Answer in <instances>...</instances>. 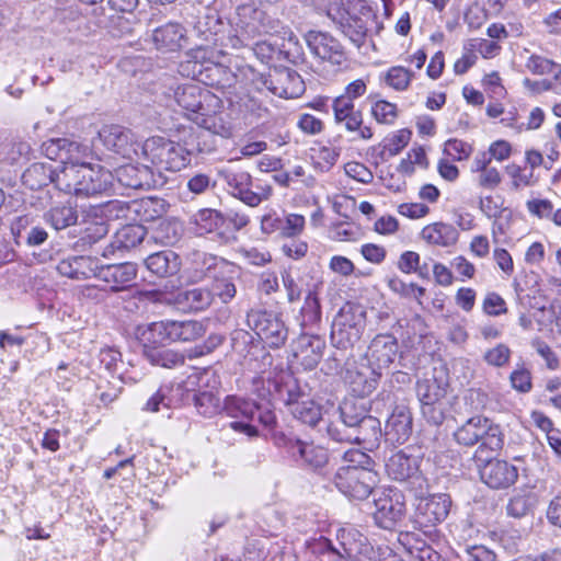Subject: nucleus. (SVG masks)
Listing matches in <instances>:
<instances>
[{
  "instance_id": "obj_1",
  "label": "nucleus",
  "mask_w": 561,
  "mask_h": 561,
  "mask_svg": "<svg viewBox=\"0 0 561 561\" xmlns=\"http://www.w3.org/2000/svg\"><path fill=\"white\" fill-rule=\"evenodd\" d=\"M215 148L209 131L191 134L182 144L153 136L142 142L141 157L156 168V174H162V171L178 172L191 163L193 156L209 153Z\"/></svg>"
},
{
  "instance_id": "obj_2",
  "label": "nucleus",
  "mask_w": 561,
  "mask_h": 561,
  "mask_svg": "<svg viewBox=\"0 0 561 561\" xmlns=\"http://www.w3.org/2000/svg\"><path fill=\"white\" fill-rule=\"evenodd\" d=\"M173 98L187 118L202 127V131H209L213 139L215 135H230L229 128L216 117L221 101L207 88L198 83L181 84L174 90Z\"/></svg>"
},
{
  "instance_id": "obj_3",
  "label": "nucleus",
  "mask_w": 561,
  "mask_h": 561,
  "mask_svg": "<svg viewBox=\"0 0 561 561\" xmlns=\"http://www.w3.org/2000/svg\"><path fill=\"white\" fill-rule=\"evenodd\" d=\"M77 158L62 165L56 179V188L78 197L107 194L114 185V174L106 168Z\"/></svg>"
},
{
  "instance_id": "obj_4",
  "label": "nucleus",
  "mask_w": 561,
  "mask_h": 561,
  "mask_svg": "<svg viewBox=\"0 0 561 561\" xmlns=\"http://www.w3.org/2000/svg\"><path fill=\"white\" fill-rule=\"evenodd\" d=\"M328 16L359 47L366 38L367 23L374 18V12L364 0H340L339 3L330 5Z\"/></svg>"
},
{
  "instance_id": "obj_5",
  "label": "nucleus",
  "mask_w": 561,
  "mask_h": 561,
  "mask_svg": "<svg viewBox=\"0 0 561 561\" xmlns=\"http://www.w3.org/2000/svg\"><path fill=\"white\" fill-rule=\"evenodd\" d=\"M226 54L221 48L194 47L188 53L190 59L182 65L183 71L205 85L222 84L228 76V68L221 62Z\"/></svg>"
},
{
  "instance_id": "obj_6",
  "label": "nucleus",
  "mask_w": 561,
  "mask_h": 561,
  "mask_svg": "<svg viewBox=\"0 0 561 561\" xmlns=\"http://www.w3.org/2000/svg\"><path fill=\"white\" fill-rule=\"evenodd\" d=\"M205 327L196 320H164L152 322L145 329L138 328V334L145 342L158 344L164 342H192L202 337Z\"/></svg>"
},
{
  "instance_id": "obj_7",
  "label": "nucleus",
  "mask_w": 561,
  "mask_h": 561,
  "mask_svg": "<svg viewBox=\"0 0 561 561\" xmlns=\"http://www.w3.org/2000/svg\"><path fill=\"white\" fill-rule=\"evenodd\" d=\"M228 192L250 207H256L272 195V187L253 181L251 174L242 169L226 167L218 171Z\"/></svg>"
},
{
  "instance_id": "obj_8",
  "label": "nucleus",
  "mask_w": 561,
  "mask_h": 561,
  "mask_svg": "<svg viewBox=\"0 0 561 561\" xmlns=\"http://www.w3.org/2000/svg\"><path fill=\"white\" fill-rule=\"evenodd\" d=\"M194 32L199 39L195 47L226 50L227 48L236 49V45L240 43L236 37L234 26L224 21L215 11L201 16L194 26Z\"/></svg>"
},
{
  "instance_id": "obj_9",
  "label": "nucleus",
  "mask_w": 561,
  "mask_h": 561,
  "mask_svg": "<svg viewBox=\"0 0 561 561\" xmlns=\"http://www.w3.org/2000/svg\"><path fill=\"white\" fill-rule=\"evenodd\" d=\"M247 322L259 339L272 348H279L287 341L288 329L278 313L252 309L247 313Z\"/></svg>"
},
{
  "instance_id": "obj_10",
  "label": "nucleus",
  "mask_w": 561,
  "mask_h": 561,
  "mask_svg": "<svg viewBox=\"0 0 561 561\" xmlns=\"http://www.w3.org/2000/svg\"><path fill=\"white\" fill-rule=\"evenodd\" d=\"M356 400H344L336 408L332 407V411H324L328 415L327 434L337 443H353L355 434V424L357 422Z\"/></svg>"
},
{
  "instance_id": "obj_11",
  "label": "nucleus",
  "mask_w": 561,
  "mask_h": 561,
  "mask_svg": "<svg viewBox=\"0 0 561 561\" xmlns=\"http://www.w3.org/2000/svg\"><path fill=\"white\" fill-rule=\"evenodd\" d=\"M378 476L374 470L337 469L334 474L336 488L347 497L366 500L377 485Z\"/></svg>"
},
{
  "instance_id": "obj_12",
  "label": "nucleus",
  "mask_w": 561,
  "mask_h": 561,
  "mask_svg": "<svg viewBox=\"0 0 561 561\" xmlns=\"http://www.w3.org/2000/svg\"><path fill=\"white\" fill-rule=\"evenodd\" d=\"M482 461H474L481 481L494 490L508 489L518 479V469L506 460L493 458L492 454L482 457Z\"/></svg>"
},
{
  "instance_id": "obj_13",
  "label": "nucleus",
  "mask_w": 561,
  "mask_h": 561,
  "mask_svg": "<svg viewBox=\"0 0 561 561\" xmlns=\"http://www.w3.org/2000/svg\"><path fill=\"white\" fill-rule=\"evenodd\" d=\"M99 138L103 146L125 158L141 157V145L135 134L119 125L105 126L99 131Z\"/></svg>"
},
{
  "instance_id": "obj_14",
  "label": "nucleus",
  "mask_w": 561,
  "mask_h": 561,
  "mask_svg": "<svg viewBox=\"0 0 561 561\" xmlns=\"http://www.w3.org/2000/svg\"><path fill=\"white\" fill-rule=\"evenodd\" d=\"M262 87L283 99H296L304 94L306 87L298 72L289 68L275 69L261 79Z\"/></svg>"
},
{
  "instance_id": "obj_15",
  "label": "nucleus",
  "mask_w": 561,
  "mask_h": 561,
  "mask_svg": "<svg viewBox=\"0 0 561 561\" xmlns=\"http://www.w3.org/2000/svg\"><path fill=\"white\" fill-rule=\"evenodd\" d=\"M238 21L234 26L238 45L236 49L249 47L252 42L262 36L261 19L264 18V5L241 4L237 10Z\"/></svg>"
},
{
  "instance_id": "obj_16",
  "label": "nucleus",
  "mask_w": 561,
  "mask_h": 561,
  "mask_svg": "<svg viewBox=\"0 0 561 561\" xmlns=\"http://www.w3.org/2000/svg\"><path fill=\"white\" fill-rule=\"evenodd\" d=\"M373 547L362 533L357 529L341 528L336 534L335 553L336 558L348 561H367Z\"/></svg>"
},
{
  "instance_id": "obj_17",
  "label": "nucleus",
  "mask_w": 561,
  "mask_h": 561,
  "mask_svg": "<svg viewBox=\"0 0 561 561\" xmlns=\"http://www.w3.org/2000/svg\"><path fill=\"white\" fill-rule=\"evenodd\" d=\"M114 179L127 188L150 190L162 186L165 179L156 174L154 170L146 164H125L115 170Z\"/></svg>"
},
{
  "instance_id": "obj_18",
  "label": "nucleus",
  "mask_w": 561,
  "mask_h": 561,
  "mask_svg": "<svg viewBox=\"0 0 561 561\" xmlns=\"http://www.w3.org/2000/svg\"><path fill=\"white\" fill-rule=\"evenodd\" d=\"M374 503L376 507L374 519L380 528L393 529L405 515L403 495L398 491L382 492Z\"/></svg>"
},
{
  "instance_id": "obj_19",
  "label": "nucleus",
  "mask_w": 561,
  "mask_h": 561,
  "mask_svg": "<svg viewBox=\"0 0 561 561\" xmlns=\"http://www.w3.org/2000/svg\"><path fill=\"white\" fill-rule=\"evenodd\" d=\"M450 506V496L445 493L422 499L416 506L415 523L420 528L434 527L447 518Z\"/></svg>"
},
{
  "instance_id": "obj_20",
  "label": "nucleus",
  "mask_w": 561,
  "mask_h": 561,
  "mask_svg": "<svg viewBox=\"0 0 561 561\" xmlns=\"http://www.w3.org/2000/svg\"><path fill=\"white\" fill-rule=\"evenodd\" d=\"M398 340L392 334H377L365 354L366 362L379 371L387 370L398 355Z\"/></svg>"
},
{
  "instance_id": "obj_21",
  "label": "nucleus",
  "mask_w": 561,
  "mask_h": 561,
  "mask_svg": "<svg viewBox=\"0 0 561 561\" xmlns=\"http://www.w3.org/2000/svg\"><path fill=\"white\" fill-rule=\"evenodd\" d=\"M137 265L131 262L99 265L96 278L107 283L112 293L130 288L137 277Z\"/></svg>"
},
{
  "instance_id": "obj_22",
  "label": "nucleus",
  "mask_w": 561,
  "mask_h": 561,
  "mask_svg": "<svg viewBox=\"0 0 561 561\" xmlns=\"http://www.w3.org/2000/svg\"><path fill=\"white\" fill-rule=\"evenodd\" d=\"M356 419L353 443L362 444L369 449L378 447L383 436L380 421L368 414L367 409L362 403L357 405Z\"/></svg>"
},
{
  "instance_id": "obj_23",
  "label": "nucleus",
  "mask_w": 561,
  "mask_h": 561,
  "mask_svg": "<svg viewBox=\"0 0 561 561\" xmlns=\"http://www.w3.org/2000/svg\"><path fill=\"white\" fill-rule=\"evenodd\" d=\"M306 42L312 54L322 60L341 65L345 59L341 43L328 33L309 31L306 34Z\"/></svg>"
},
{
  "instance_id": "obj_24",
  "label": "nucleus",
  "mask_w": 561,
  "mask_h": 561,
  "mask_svg": "<svg viewBox=\"0 0 561 561\" xmlns=\"http://www.w3.org/2000/svg\"><path fill=\"white\" fill-rule=\"evenodd\" d=\"M382 375V371L374 369L367 363L362 364L358 368H347L345 381L355 396L365 398L377 389Z\"/></svg>"
},
{
  "instance_id": "obj_25",
  "label": "nucleus",
  "mask_w": 561,
  "mask_h": 561,
  "mask_svg": "<svg viewBox=\"0 0 561 561\" xmlns=\"http://www.w3.org/2000/svg\"><path fill=\"white\" fill-rule=\"evenodd\" d=\"M151 42L158 50L178 51L187 43L186 30L178 22H168L151 32Z\"/></svg>"
},
{
  "instance_id": "obj_26",
  "label": "nucleus",
  "mask_w": 561,
  "mask_h": 561,
  "mask_svg": "<svg viewBox=\"0 0 561 561\" xmlns=\"http://www.w3.org/2000/svg\"><path fill=\"white\" fill-rule=\"evenodd\" d=\"M391 444H404L412 434V414L408 407L397 405L388 417L382 432Z\"/></svg>"
},
{
  "instance_id": "obj_27",
  "label": "nucleus",
  "mask_w": 561,
  "mask_h": 561,
  "mask_svg": "<svg viewBox=\"0 0 561 561\" xmlns=\"http://www.w3.org/2000/svg\"><path fill=\"white\" fill-rule=\"evenodd\" d=\"M42 152L50 160H60L64 165L77 158H85L88 147L66 138L49 139L42 145Z\"/></svg>"
},
{
  "instance_id": "obj_28",
  "label": "nucleus",
  "mask_w": 561,
  "mask_h": 561,
  "mask_svg": "<svg viewBox=\"0 0 561 561\" xmlns=\"http://www.w3.org/2000/svg\"><path fill=\"white\" fill-rule=\"evenodd\" d=\"M225 268H231V263L221 257L202 251L191 254L192 277L195 282L222 275Z\"/></svg>"
},
{
  "instance_id": "obj_29",
  "label": "nucleus",
  "mask_w": 561,
  "mask_h": 561,
  "mask_svg": "<svg viewBox=\"0 0 561 561\" xmlns=\"http://www.w3.org/2000/svg\"><path fill=\"white\" fill-rule=\"evenodd\" d=\"M478 448L473 454V461H482L483 456L496 453L503 448L504 434L500 425L484 417L481 421V430L478 432Z\"/></svg>"
},
{
  "instance_id": "obj_30",
  "label": "nucleus",
  "mask_w": 561,
  "mask_h": 561,
  "mask_svg": "<svg viewBox=\"0 0 561 561\" xmlns=\"http://www.w3.org/2000/svg\"><path fill=\"white\" fill-rule=\"evenodd\" d=\"M325 342L318 335L302 334L294 344L295 358L306 368L313 369L321 360Z\"/></svg>"
},
{
  "instance_id": "obj_31",
  "label": "nucleus",
  "mask_w": 561,
  "mask_h": 561,
  "mask_svg": "<svg viewBox=\"0 0 561 561\" xmlns=\"http://www.w3.org/2000/svg\"><path fill=\"white\" fill-rule=\"evenodd\" d=\"M61 276L75 279L96 277L99 262L89 255H72L62 259L56 266Z\"/></svg>"
},
{
  "instance_id": "obj_32",
  "label": "nucleus",
  "mask_w": 561,
  "mask_h": 561,
  "mask_svg": "<svg viewBox=\"0 0 561 561\" xmlns=\"http://www.w3.org/2000/svg\"><path fill=\"white\" fill-rule=\"evenodd\" d=\"M145 265L158 277H171L179 273L181 259L174 251L163 250L148 255Z\"/></svg>"
},
{
  "instance_id": "obj_33",
  "label": "nucleus",
  "mask_w": 561,
  "mask_h": 561,
  "mask_svg": "<svg viewBox=\"0 0 561 561\" xmlns=\"http://www.w3.org/2000/svg\"><path fill=\"white\" fill-rule=\"evenodd\" d=\"M174 301L183 310L194 312L204 311L214 304L209 287L206 286L180 290Z\"/></svg>"
},
{
  "instance_id": "obj_34",
  "label": "nucleus",
  "mask_w": 561,
  "mask_h": 561,
  "mask_svg": "<svg viewBox=\"0 0 561 561\" xmlns=\"http://www.w3.org/2000/svg\"><path fill=\"white\" fill-rule=\"evenodd\" d=\"M388 476L397 481L419 479V465L415 457L408 456L402 451L393 454L386 465Z\"/></svg>"
},
{
  "instance_id": "obj_35",
  "label": "nucleus",
  "mask_w": 561,
  "mask_h": 561,
  "mask_svg": "<svg viewBox=\"0 0 561 561\" xmlns=\"http://www.w3.org/2000/svg\"><path fill=\"white\" fill-rule=\"evenodd\" d=\"M458 237L459 232L453 225L442 221L427 225L421 231V238L425 242L444 248L454 245Z\"/></svg>"
},
{
  "instance_id": "obj_36",
  "label": "nucleus",
  "mask_w": 561,
  "mask_h": 561,
  "mask_svg": "<svg viewBox=\"0 0 561 561\" xmlns=\"http://www.w3.org/2000/svg\"><path fill=\"white\" fill-rule=\"evenodd\" d=\"M58 171L51 164L33 163L22 174V183L30 190L36 191L53 183L56 186Z\"/></svg>"
},
{
  "instance_id": "obj_37",
  "label": "nucleus",
  "mask_w": 561,
  "mask_h": 561,
  "mask_svg": "<svg viewBox=\"0 0 561 561\" xmlns=\"http://www.w3.org/2000/svg\"><path fill=\"white\" fill-rule=\"evenodd\" d=\"M236 265L231 263V268H225L222 275H216L211 278L209 291L211 293L214 302L216 298H218L222 304L227 305L236 297Z\"/></svg>"
},
{
  "instance_id": "obj_38",
  "label": "nucleus",
  "mask_w": 561,
  "mask_h": 561,
  "mask_svg": "<svg viewBox=\"0 0 561 561\" xmlns=\"http://www.w3.org/2000/svg\"><path fill=\"white\" fill-rule=\"evenodd\" d=\"M195 383L196 377L191 376L185 381L162 386L167 397L168 409L185 405L193 400L192 397L195 392L193 387Z\"/></svg>"
},
{
  "instance_id": "obj_39",
  "label": "nucleus",
  "mask_w": 561,
  "mask_h": 561,
  "mask_svg": "<svg viewBox=\"0 0 561 561\" xmlns=\"http://www.w3.org/2000/svg\"><path fill=\"white\" fill-rule=\"evenodd\" d=\"M365 319L366 311L360 305L346 304L341 308L333 323L352 331H357L362 335L365 328Z\"/></svg>"
},
{
  "instance_id": "obj_40",
  "label": "nucleus",
  "mask_w": 561,
  "mask_h": 561,
  "mask_svg": "<svg viewBox=\"0 0 561 561\" xmlns=\"http://www.w3.org/2000/svg\"><path fill=\"white\" fill-rule=\"evenodd\" d=\"M44 219L54 229L62 230L77 222L78 214L69 203H57L44 214Z\"/></svg>"
},
{
  "instance_id": "obj_41",
  "label": "nucleus",
  "mask_w": 561,
  "mask_h": 561,
  "mask_svg": "<svg viewBox=\"0 0 561 561\" xmlns=\"http://www.w3.org/2000/svg\"><path fill=\"white\" fill-rule=\"evenodd\" d=\"M144 355L152 365L163 368H175L185 363L183 354L170 348L145 345Z\"/></svg>"
},
{
  "instance_id": "obj_42",
  "label": "nucleus",
  "mask_w": 561,
  "mask_h": 561,
  "mask_svg": "<svg viewBox=\"0 0 561 561\" xmlns=\"http://www.w3.org/2000/svg\"><path fill=\"white\" fill-rule=\"evenodd\" d=\"M296 447L298 448L295 458L299 457L304 465L312 469L322 468L329 461L328 450L322 446L300 440V444L296 445Z\"/></svg>"
},
{
  "instance_id": "obj_43",
  "label": "nucleus",
  "mask_w": 561,
  "mask_h": 561,
  "mask_svg": "<svg viewBox=\"0 0 561 561\" xmlns=\"http://www.w3.org/2000/svg\"><path fill=\"white\" fill-rule=\"evenodd\" d=\"M191 224L199 233H210L224 226V214L217 209L203 208L192 215Z\"/></svg>"
},
{
  "instance_id": "obj_44",
  "label": "nucleus",
  "mask_w": 561,
  "mask_h": 561,
  "mask_svg": "<svg viewBox=\"0 0 561 561\" xmlns=\"http://www.w3.org/2000/svg\"><path fill=\"white\" fill-rule=\"evenodd\" d=\"M181 225L171 219H159L151 228L150 239L163 245L174 244L181 237Z\"/></svg>"
},
{
  "instance_id": "obj_45",
  "label": "nucleus",
  "mask_w": 561,
  "mask_h": 561,
  "mask_svg": "<svg viewBox=\"0 0 561 561\" xmlns=\"http://www.w3.org/2000/svg\"><path fill=\"white\" fill-rule=\"evenodd\" d=\"M261 25L263 35H277L284 41L287 39L288 43H293L295 45L298 44L297 36L289 27L285 26L277 18H275V13L272 12L271 5H264V18L261 19Z\"/></svg>"
},
{
  "instance_id": "obj_46",
  "label": "nucleus",
  "mask_w": 561,
  "mask_h": 561,
  "mask_svg": "<svg viewBox=\"0 0 561 561\" xmlns=\"http://www.w3.org/2000/svg\"><path fill=\"white\" fill-rule=\"evenodd\" d=\"M275 389L279 400L290 407V409L306 397L298 380L290 375L282 377L280 381L275 383Z\"/></svg>"
},
{
  "instance_id": "obj_47",
  "label": "nucleus",
  "mask_w": 561,
  "mask_h": 561,
  "mask_svg": "<svg viewBox=\"0 0 561 561\" xmlns=\"http://www.w3.org/2000/svg\"><path fill=\"white\" fill-rule=\"evenodd\" d=\"M222 409L230 417L253 421L256 416L257 404L244 398L228 396L225 399Z\"/></svg>"
},
{
  "instance_id": "obj_48",
  "label": "nucleus",
  "mask_w": 561,
  "mask_h": 561,
  "mask_svg": "<svg viewBox=\"0 0 561 561\" xmlns=\"http://www.w3.org/2000/svg\"><path fill=\"white\" fill-rule=\"evenodd\" d=\"M192 398L197 412L205 417H213L222 409L218 391L198 390Z\"/></svg>"
},
{
  "instance_id": "obj_49",
  "label": "nucleus",
  "mask_w": 561,
  "mask_h": 561,
  "mask_svg": "<svg viewBox=\"0 0 561 561\" xmlns=\"http://www.w3.org/2000/svg\"><path fill=\"white\" fill-rule=\"evenodd\" d=\"M416 394L421 407L434 404L447 398L446 389L436 379H423L417 381Z\"/></svg>"
},
{
  "instance_id": "obj_50",
  "label": "nucleus",
  "mask_w": 561,
  "mask_h": 561,
  "mask_svg": "<svg viewBox=\"0 0 561 561\" xmlns=\"http://www.w3.org/2000/svg\"><path fill=\"white\" fill-rule=\"evenodd\" d=\"M147 234V229L141 225H127L115 234L114 245L117 249H131L141 243Z\"/></svg>"
},
{
  "instance_id": "obj_51",
  "label": "nucleus",
  "mask_w": 561,
  "mask_h": 561,
  "mask_svg": "<svg viewBox=\"0 0 561 561\" xmlns=\"http://www.w3.org/2000/svg\"><path fill=\"white\" fill-rule=\"evenodd\" d=\"M483 416L476 415L468 419L454 432V438L457 444L465 447H472L478 444V432L481 430Z\"/></svg>"
},
{
  "instance_id": "obj_52",
  "label": "nucleus",
  "mask_w": 561,
  "mask_h": 561,
  "mask_svg": "<svg viewBox=\"0 0 561 561\" xmlns=\"http://www.w3.org/2000/svg\"><path fill=\"white\" fill-rule=\"evenodd\" d=\"M295 419L309 425L316 426L322 420V409L312 400H302L290 409Z\"/></svg>"
},
{
  "instance_id": "obj_53",
  "label": "nucleus",
  "mask_w": 561,
  "mask_h": 561,
  "mask_svg": "<svg viewBox=\"0 0 561 561\" xmlns=\"http://www.w3.org/2000/svg\"><path fill=\"white\" fill-rule=\"evenodd\" d=\"M337 124H343L345 129L351 133H357L362 139H370L373 137L371 128L363 126V114L358 110H353L341 116L334 117Z\"/></svg>"
},
{
  "instance_id": "obj_54",
  "label": "nucleus",
  "mask_w": 561,
  "mask_h": 561,
  "mask_svg": "<svg viewBox=\"0 0 561 561\" xmlns=\"http://www.w3.org/2000/svg\"><path fill=\"white\" fill-rule=\"evenodd\" d=\"M23 221L26 222L25 218H19L12 226V233L20 239H24L26 244L30 247L42 245L48 238L47 231L38 226L32 227L28 230H23Z\"/></svg>"
},
{
  "instance_id": "obj_55",
  "label": "nucleus",
  "mask_w": 561,
  "mask_h": 561,
  "mask_svg": "<svg viewBox=\"0 0 561 561\" xmlns=\"http://www.w3.org/2000/svg\"><path fill=\"white\" fill-rule=\"evenodd\" d=\"M300 314L302 327H311L316 324L318 321H320L321 307L317 294L314 291H308L305 298V304L301 307Z\"/></svg>"
},
{
  "instance_id": "obj_56",
  "label": "nucleus",
  "mask_w": 561,
  "mask_h": 561,
  "mask_svg": "<svg viewBox=\"0 0 561 561\" xmlns=\"http://www.w3.org/2000/svg\"><path fill=\"white\" fill-rule=\"evenodd\" d=\"M343 465L339 469H363L373 470V459L366 453L351 448L346 450L342 456Z\"/></svg>"
},
{
  "instance_id": "obj_57",
  "label": "nucleus",
  "mask_w": 561,
  "mask_h": 561,
  "mask_svg": "<svg viewBox=\"0 0 561 561\" xmlns=\"http://www.w3.org/2000/svg\"><path fill=\"white\" fill-rule=\"evenodd\" d=\"M512 351L504 343H499L483 354V360L492 367L501 368L508 364Z\"/></svg>"
},
{
  "instance_id": "obj_58",
  "label": "nucleus",
  "mask_w": 561,
  "mask_h": 561,
  "mask_svg": "<svg viewBox=\"0 0 561 561\" xmlns=\"http://www.w3.org/2000/svg\"><path fill=\"white\" fill-rule=\"evenodd\" d=\"M412 78V71L401 66H394L387 71L386 82L394 90L403 91L409 87Z\"/></svg>"
},
{
  "instance_id": "obj_59",
  "label": "nucleus",
  "mask_w": 561,
  "mask_h": 561,
  "mask_svg": "<svg viewBox=\"0 0 561 561\" xmlns=\"http://www.w3.org/2000/svg\"><path fill=\"white\" fill-rule=\"evenodd\" d=\"M360 334L357 331L332 324L331 340L334 346L339 348L352 347L356 342L360 340Z\"/></svg>"
},
{
  "instance_id": "obj_60",
  "label": "nucleus",
  "mask_w": 561,
  "mask_h": 561,
  "mask_svg": "<svg viewBox=\"0 0 561 561\" xmlns=\"http://www.w3.org/2000/svg\"><path fill=\"white\" fill-rule=\"evenodd\" d=\"M530 345L537 352V354L545 360L546 367L549 370L559 369V357L545 341H542L540 337H535L531 340Z\"/></svg>"
},
{
  "instance_id": "obj_61",
  "label": "nucleus",
  "mask_w": 561,
  "mask_h": 561,
  "mask_svg": "<svg viewBox=\"0 0 561 561\" xmlns=\"http://www.w3.org/2000/svg\"><path fill=\"white\" fill-rule=\"evenodd\" d=\"M447 405V398L443 399L442 401H437L434 404L422 405V415L428 423L438 426L444 422L446 417Z\"/></svg>"
},
{
  "instance_id": "obj_62",
  "label": "nucleus",
  "mask_w": 561,
  "mask_h": 561,
  "mask_svg": "<svg viewBox=\"0 0 561 561\" xmlns=\"http://www.w3.org/2000/svg\"><path fill=\"white\" fill-rule=\"evenodd\" d=\"M444 152L454 160H465L472 152V147L460 139H448L444 145Z\"/></svg>"
},
{
  "instance_id": "obj_63",
  "label": "nucleus",
  "mask_w": 561,
  "mask_h": 561,
  "mask_svg": "<svg viewBox=\"0 0 561 561\" xmlns=\"http://www.w3.org/2000/svg\"><path fill=\"white\" fill-rule=\"evenodd\" d=\"M371 114L377 122L391 124L397 117V107L387 101H377L371 107Z\"/></svg>"
},
{
  "instance_id": "obj_64",
  "label": "nucleus",
  "mask_w": 561,
  "mask_h": 561,
  "mask_svg": "<svg viewBox=\"0 0 561 561\" xmlns=\"http://www.w3.org/2000/svg\"><path fill=\"white\" fill-rule=\"evenodd\" d=\"M558 65L539 55H531L526 62V68L534 75H548L553 71Z\"/></svg>"
}]
</instances>
